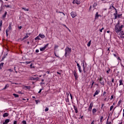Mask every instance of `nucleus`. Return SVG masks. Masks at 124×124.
I'll use <instances>...</instances> for the list:
<instances>
[{
	"label": "nucleus",
	"instance_id": "29",
	"mask_svg": "<svg viewBox=\"0 0 124 124\" xmlns=\"http://www.w3.org/2000/svg\"><path fill=\"white\" fill-rule=\"evenodd\" d=\"M7 14V12H5L4 14L3 15L2 17H3V18H5V17H6Z\"/></svg>",
	"mask_w": 124,
	"mask_h": 124
},
{
	"label": "nucleus",
	"instance_id": "42",
	"mask_svg": "<svg viewBox=\"0 0 124 124\" xmlns=\"http://www.w3.org/2000/svg\"><path fill=\"white\" fill-rule=\"evenodd\" d=\"M1 25H2V20L0 21V27H1Z\"/></svg>",
	"mask_w": 124,
	"mask_h": 124
},
{
	"label": "nucleus",
	"instance_id": "51",
	"mask_svg": "<svg viewBox=\"0 0 124 124\" xmlns=\"http://www.w3.org/2000/svg\"><path fill=\"white\" fill-rule=\"evenodd\" d=\"M39 52V50L36 49V53H38Z\"/></svg>",
	"mask_w": 124,
	"mask_h": 124
},
{
	"label": "nucleus",
	"instance_id": "5",
	"mask_svg": "<svg viewBox=\"0 0 124 124\" xmlns=\"http://www.w3.org/2000/svg\"><path fill=\"white\" fill-rule=\"evenodd\" d=\"M71 16L72 17V18H75V17L77 16L76 13H74V12H72L71 13Z\"/></svg>",
	"mask_w": 124,
	"mask_h": 124
},
{
	"label": "nucleus",
	"instance_id": "50",
	"mask_svg": "<svg viewBox=\"0 0 124 124\" xmlns=\"http://www.w3.org/2000/svg\"><path fill=\"white\" fill-rule=\"evenodd\" d=\"M114 78H112V79H111V82H112V83H114Z\"/></svg>",
	"mask_w": 124,
	"mask_h": 124
},
{
	"label": "nucleus",
	"instance_id": "22",
	"mask_svg": "<svg viewBox=\"0 0 124 124\" xmlns=\"http://www.w3.org/2000/svg\"><path fill=\"white\" fill-rule=\"evenodd\" d=\"M93 102H91V103H90L89 108H93Z\"/></svg>",
	"mask_w": 124,
	"mask_h": 124
},
{
	"label": "nucleus",
	"instance_id": "7",
	"mask_svg": "<svg viewBox=\"0 0 124 124\" xmlns=\"http://www.w3.org/2000/svg\"><path fill=\"white\" fill-rule=\"evenodd\" d=\"M77 66L79 72L81 73L82 72V70L81 69V66H80L79 63H77Z\"/></svg>",
	"mask_w": 124,
	"mask_h": 124
},
{
	"label": "nucleus",
	"instance_id": "41",
	"mask_svg": "<svg viewBox=\"0 0 124 124\" xmlns=\"http://www.w3.org/2000/svg\"><path fill=\"white\" fill-rule=\"evenodd\" d=\"M113 108H114V106H111L110 108V111H111V110L113 109Z\"/></svg>",
	"mask_w": 124,
	"mask_h": 124
},
{
	"label": "nucleus",
	"instance_id": "43",
	"mask_svg": "<svg viewBox=\"0 0 124 124\" xmlns=\"http://www.w3.org/2000/svg\"><path fill=\"white\" fill-rule=\"evenodd\" d=\"M35 102H36V104H38V102H39V100H36Z\"/></svg>",
	"mask_w": 124,
	"mask_h": 124
},
{
	"label": "nucleus",
	"instance_id": "37",
	"mask_svg": "<svg viewBox=\"0 0 124 124\" xmlns=\"http://www.w3.org/2000/svg\"><path fill=\"white\" fill-rule=\"evenodd\" d=\"M30 68H34V66H32V64L30 65Z\"/></svg>",
	"mask_w": 124,
	"mask_h": 124
},
{
	"label": "nucleus",
	"instance_id": "36",
	"mask_svg": "<svg viewBox=\"0 0 124 124\" xmlns=\"http://www.w3.org/2000/svg\"><path fill=\"white\" fill-rule=\"evenodd\" d=\"M59 47V46L58 45H55L54 46V49L56 50V49L58 48Z\"/></svg>",
	"mask_w": 124,
	"mask_h": 124
},
{
	"label": "nucleus",
	"instance_id": "21",
	"mask_svg": "<svg viewBox=\"0 0 124 124\" xmlns=\"http://www.w3.org/2000/svg\"><path fill=\"white\" fill-rule=\"evenodd\" d=\"M35 40H40V36H39V35L37 36L36 38H35Z\"/></svg>",
	"mask_w": 124,
	"mask_h": 124
},
{
	"label": "nucleus",
	"instance_id": "19",
	"mask_svg": "<svg viewBox=\"0 0 124 124\" xmlns=\"http://www.w3.org/2000/svg\"><path fill=\"white\" fill-rule=\"evenodd\" d=\"M73 3H77V4H79V2L77 0H73Z\"/></svg>",
	"mask_w": 124,
	"mask_h": 124
},
{
	"label": "nucleus",
	"instance_id": "27",
	"mask_svg": "<svg viewBox=\"0 0 124 124\" xmlns=\"http://www.w3.org/2000/svg\"><path fill=\"white\" fill-rule=\"evenodd\" d=\"M22 9L24 10V11H29V9H26V8L22 7Z\"/></svg>",
	"mask_w": 124,
	"mask_h": 124
},
{
	"label": "nucleus",
	"instance_id": "58",
	"mask_svg": "<svg viewBox=\"0 0 124 124\" xmlns=\"http://www.w3.org/2000/svg\"><path fill=\"white\" fill-rule=\"evenodd\" d=\"M46 73H47V74H49L50 72H49V71H46Z\"/></svg>",
	"mask_w": 124,
	"mask_h": 124
},
{
	"label": "nucleus",
	"instance_id": "32",
	"mask_svg": "<svg viewBox=\"0 0 124 124\" xmlns=\"http://www.w3.org/2000/svg\"><path fill=\"white\" fill-rule=\"evenodd\" d=\"M8 31H9V30H6V36H8V35H9V34H8Z\"/></svg>",
	"mask_w": 124,
	"mask_h": 124
},
{
	"label": "nucleus",
	"instance_id": "59",
	"mask_svg": "<svg viewBox=\"0 0 124 124\" xmlns=\"http://www.w3.org/2000/svg\"><path fill=\"white\" fill-rule=\"evenodd\" d=\"M113 56L116 58H117V55L115 54H113Z\"/></svg>",
	"mask_w": 124,
	"mask_h": 124
},
{
	"label": "nucleus",
	"instance_id": "46",
	"mask_svg": "<svg viewBox=\"0 0 124 124\" xmlns=\"http://www.w3.org/2000/svg\"><path fill=\"white\" fill-rule=\"evenodd\" d=\"M26 63H27V64H29V63H31V62H26Z\"/></svg>",
	"mask_w": 124,
	"mask_h": 124
},
{
	"label": "nucleus",
	"instance_id": "64",
	"mask_svg": "<svg viewBox=\"0 0 124 124\" xmlns=\"http://www.w3.org/2000/svg\"><path fill=\"white\" fill-rule=\"evenodd\" d=\"M107 124H111V122L107 123Z\"/></svg>",
	"mask_w": 124,
	"mask_h": 124
},
{
	"label": "nucleus",
	"instance_id": "35",
	"mask_svg": "<svg viewBox=\"0 0 124 124\" xmlns=\"http://www.w3.org/2000/svg\"><path fill=\"white\" fill-rule=\"evenodd\" d=\"M45 111V112H48V111H49V108H46Z\"/></svg>",
	"mask_w": 124,
	"mask_h": 124
},
{
	"label": "nucleus",
	"instance_id": "30",
	"mask_svg": "<svg viewBox=\"0 0 124 124\" xmlns=\"http://www.w3.org/2000/svg\"><path fill=\"white\" fill-rule=\"evenodd\" d=\"M92 109H93V108L89 107L88 108V112H92Z\"/></svg>",
	"mask_w": 124,
	"mask_h": 124
},
{
	"label": "nucleus",
	"instance_id": "45",
	"mask_svg": "<svg viewBox=\"0 0 124 124\" xmlns=\"http://www.w3.org/2000/svg\"><path fill=\"white\" fill-rule=\"evenodd\" d=\"M95 93H99V90H97V91L95 92Z\"/></svg>",
	"mask_w": 124,
	"mask_h": 124
},
{
	"label": "nucleus",
	"instance_id": "10",
	"mask_svg": "<svg viewBox=\"0 0 124 124\" xmlns=\"http://www.w3.org/2000/svg\"><path fill=\"white\" fill-rule=\"evenodd\" d=\"M9 122H10V119H6L3 124H7L8 123H9Z\"/></svg>",
	"mask_w": 124,
	"mask_h": 124
},
{
	"label": "nucleus",
	"instance_id": "49",
	"mask_svg": "<svg viewBox=\"0 0 124 124\" xmlns=\"http://www.w3.org/2000/svg\"><path fill=\"white\" fill-rule=\"evenodd\" d=\"M54 55H55V57H57V58H60L59 56H58V55H57V54H56V53H54Z\"/></svg>",
	"mask_w": 124,
	"mask_h": 124
},
{
	"label": "nucleus",
	"instance_id": "28",
	"mask_svg": "<svg viewBox=\"0 0 124 124\" xmlns=\"http://www.w3.org/2000/svg\"><path fill=\"white\" fill-rule=\"evenodd\" d=\"M8 87H9V84L6 85L5 87L3 88V90H5V89H7V88H8Z\"/></svg>",
	"mask_w": 124,
	"mask_h": 124
},
{
	"label": "nucleus",
	"instance_id": "31",
	"mask_svg": "<svg viewBox=\"0 0 124 124\" xmlns=\"http://www.w3.org/2000/svg\"><path fill=\"white\" fill-rule=\"evenodd\" d=\"M121 103H122V100H120L119 101L118 103V106H120V105H121Z\"/></svg>",
	"mask_w": 124,
	"mask_h": 124
},
{
	"label": "nucleus",
	"instance_id": "17",
	"mask_svg": "<svg viewBox=\"0 0 124 124\" xmlns=\"http://www.w3.org/2000/svg\"><path fill=\"white\" fill-rule=\"evenodd\" d=\"M123 85H124V83H123V80L120 79L119 80V86H122Z\"/></svg>",
	"mask_w": 124,
	"mask_h": 124
},
{
	"label": "nucleus",
	"instance_id": "62",
	"mask_svg": "<svg viewBox=\"0 0 124 124\" xmlns=\"http://www.w3.org/2000/svg\"><path fill=\"white\" fill-rule=\"evenodd\" d=\"M93 84H94V82L93 81L92 83V86H93Z\"/></svg>",
	"mask_w": 124,
	"mask_h": 124
},
{
	"label": "nucleus",
	"instance_id": "9",
	"mask_svg": "<svg viewBox=\"0 0 124 124\" xmlns=\"http://www.w3.org/2000/svg\"><path fill=\"white\" fill-rule=\"evenodd\" d=\"M74 107V109L75 111V113H78V108H77V107H76V106H73Z\"/></svg>",
	"mask_w": 124,
	"mask_h": 124
},
{
	"label": "nucleus",
	"instance_id": "26",
	"mask_svg": "<svg viewBox=\"0 0 124 124\" xmlns=\"http://www.w3.org/2000/svg\"><path fill=\"white\" fill-rule=\"evenodd\" d=\"M5 7H6V8H11V7H12V6L10 5H5Z\"/></svg>",
	"mask_w": 124,
	"mask_h": 124
},
{
	"label": "nucleus",
	"instance_id": "40",
	"mask_svg": "<svg viewBox=\"0 0 124 124\" xmlns=\"http://www.w3.org/2000/svg\"><path fill=\"white\" fill-rule=\"evenodd\" d=\"M102 120H103V117L101 116V117H100V122H101V123L102 122Z\"/></svg>",
	"mask_w": 124,
	"mask_h": 124
},
{
	"label": "nucleus",
	"instance_id": "4",
	"mask_svg": "<svg viewBox=\"0 0 124 124\" xmlns=\"http://www.w3.org/2000/svg\"><path fill=\"white\" fill-rule=\"evenodd\" d=\"M48 46H49V44H47L43 47H41L40 49V51H45V49H46V48H47Z\"/></svg>",
	"mask_w": 124,
	"mask_h": 124
},
{
	"label": "nucleus",
	"instance_id": "18",
	"mask_svg": "<svg viewBox=\"0 0 124 124\" xmlns=\"http://www.w3.org/2000/svg\"><path fill=\"white\" fill-rule=\"evenodd\" d=\"M97 110H96V108H93L92 110V113L93 114H94L95 113H96V111Z\"/></svg>",
	"mask_w": 124,
	"mask_h": 124
},
{
	"label": "nucleus",
	"instance_id": "57",
	"mask_svg": "<svg viewBox=\"0 0 124 124\" xmlns=\"http://www.w3.org/2000/svg\"><path fill=\"white\" fill-rule=\"evenodd\" d=\"M63 26H64V27H66V28H67V29H68V27H66V25H63Z\"/></svg>",
	"mask_w": 124,
	"mask_h": 124
},
{
	"label": "nucleus",
	"instance_id": "1",
	"mask_svg": "<svg viewBox=\"0 0 124 124\" xmlns=\"http://www.w3.org/2000/svg\"><path fill=\"white\" fill-rule=\"evenodd\" d=\"M123 28H124V25H120V23H117L114 28L115 32H116L120 38H124V32L122 31H123Z\"/></svg>",
	"mask_w": 124,
	"mask_h": 124
},
{
	"label": "nucleus",
	"instance_id": "20",
	"mask_svg": "<svg viewBox=\"0 0 124 124\" xmlns=\"http://www.w3.org/2000/svg\"><path fill=\"white\" fill-rule=\"evenodd\" d=\"M3 64H4L3 62L0 63V70L1 69L2 67H3Z\"/></svg>",
	"mask_w": 124,
	"mask_h": 124
},
{
	"label": "nucleus",
	"instance_id": "15",
	"mask_svg": "<svg viewBox=\"0 0 124 124\" xmlns=\"http://www.w3.org/2000/svg\"><path fill=\"white\" fill-rule=\"evenodd\" d=\"M9 114H8V113H7V112H6V113H4L3 114V118H5V117H8V115H9Z\"/></svg>",
	"mask_w": 124,
	"mask_h": 124
},
{
	"label": "nucleus",
	"instance_id": "44",
	"mask_svg": "<svg viewBox=\"0 0 124 124\" xmlns=\"http://www.w3.org/2000/svg\"><path fill=\"white\" fill-rule=\"evenodd\" d=\"M83 70L85 71V63L83 62Z\"/></svg>",
	"mask_w": 124,
	"mask_h": 124
},
{
	"label": "nucleus",
	"instance_id": "13",
	"mask_svg": "<svg viewBox=\"0 0 124 124\" xmlns=\"http://www.w3.org/2000/svg\"><path fill=\"white\" fill-rule=\"evenodd\" d=\"M116 98V95L113 94L110 97V100H112V99H115Z\"/></svg>",
	"mask_w": 124,
	"mask_h": 124
},
{
	"label": "nucleus",
	"instance_id": "56",
	"mask_svg": "<svg viewBox=\"0 0 124 124\" xmlns=\"http://www.w3.org/2000/svg\"><path fill=\"white\" fill-rule=\"evenodd\" d=\"M22 26H19L18 27V29H19V30H21V29H22Z\"/></svg>",
	"mask_w": 124,
	"mask_h": 124
},
{
	"label": "nucleus",
	"instance_id": "6",
	"mask_svg": "<svg viewBox=\"0 0 124 124\" xmlns=\"http://www.w3.org/2000/svg\"><path fill=\"white\" fill-rule=\"evenodd\" d=\"M74 75L76 80H77V79H78V75L77 74V73H76V71H74Z\"/></svg>",
	"mask_w": 124,
	"mask_h": 124
},
{
	"label": "nucleus",
	"instance_id": "3",
	"mask_svg": "<svg viewBox=\"0 0 124 124\" xmlns=\"http://www.w3.org/2000/svg\"><path fill=\"white\" fill-rule=\"evenodd\" d=\"M98 80H99V82L101 84H102V86H104V84L105 82L104 80H103V78L100 77V78L98 79Z\"/></svg>",
	"mask_w": 124,
	"mask_h": 124
},
{
	"label": "nucleus",
	"instance_id": "33",
	"mask_svg": "<svg viewBox=\"0 0 124 124\" xmlns=\"http://www.w3.org/2000/svg\"><path fill=\"white\" fill-rule=\"evenodd\" d=\"M7 71H10V72H12L13 71V70L12 69H8Z\"/></svg>",
	"mask_w": 124,
	"mask_h": 124
},
{
	"label": "nucleus",
	"instance_id": "55",
	"mask_svg": "<svg viewBox=\"0 0 124 124\" xmlns=\"http://www.w3.org/2000/svg\"><path fill=\"white\" fill-rule=\"evenodd\" d=\"M11 84H15V85H18V83H11Z\"/></svg>",
	"mask_w": 124,
	"mask_h": 124
},
{
	"label": "nucleus",
	"instance_id": "25",
	"mask_svg": "<svg viewBox=\"0 0 124 124\" xmlns=\"http://www.w3.org/2000/svg\"><path fill=\"white\" fill-rule=\"evenodd\" d=\"M108 86H109V87H112V86H113V83H112L111 82H108Z\"/></svg>",
	"mask_w": 124,
	"mask_h": 124
},
{
	"label": "nucleus",
	"instance_id": "54",
	"mask_svg": "<svg viewBox=\"0 0 124 124\" xmlns=\"http://www.w3.org/2000/svg\"><path fill=\"white\" fill-rule=\"evenodd\" d=\"M57 74H59L60 76H61V75H62V74H61L60 73L57 72Z\"/></svg>",
	"mask_w": 124,
	"mask_h": 124
},
{
	"label": "nucleus",
	"instance_id": "34",
	"mask_svg": "<svg viewBox=\"0 0 124 124\" xmlns=\"http://www.w3.org/2000/svg\"><path fill=\"white\" fill-rule=\"evenodd\" d=\"M13 95L15 96V97H18V96H19V95H18V94H16V93H14Z\"/></svg>",
	"mask_w": 124,
	"mask_h": 124
},
{
	"label": "nucleus",
	"instance_id": "53",
	"mask_svg": "<svg viewBox=\"0 0 124 124\" xmlns=\"http://www.w3.org/2000/svg\"><path fill=\"white\" fill-rule=\"evenodd\" d=\"M70 95L71 99H72V94H71V93H70Z\"/></svg>",
	"mask_w": 124,
	"mask_h": 124
},
{
	"label": "nucleus",
	"instance_id": "14",
	"mask_svg": "<svg viewBox=\"0 0 124 124\" xmlns=\"http://www.w3.org/2000/svg\"><path fill=\"white\" fill-rule=\"evenodd\" d=\"M39 36L41 37V38H45V35L43 34H40L39 35Z\"/></svg>",
	"mask_w": 124,
	"mask_h": 124
},
{
	"label": "nucleus",
	"instance_id": "52",
	"mask_svg": "<svg viewBox=\"0 0 124 124\" xmlns=\"http://www.w3.org/2000/svg\"><path fill=\"white\" fill-rule=\"evenodd\" d=\"M41 91H42V89H40V91L38 92V93H41Z\"/></svg>",
	"mask_w": 124,
	"mask_h": 124
},
{
	"label": "nucleus",
	"instance_id": "39",
	"mask_svg": "<svg viewBox=\"0 0 124 124\" xmlns=\"http://www.w3.org/2000/svg\"><path fill=\"white\" fill-rule=\"evenodd\" d=\"M22 124H27V122L26 121H23Z\"/></svg>",
	"mask_w": 124,
	"mask_h": 124
},
{
	"label": "nucleus",
	"instance_id": "24",
	"mask_svg": "<svg viewBox=\"0 0 124 124\" xmlns=\"http://www.w3.org/2000/svg\"><path fill=\"white\" fill-rule=\"evenodd\" d=\"M91 43H92V40H90V41L87 44L88 47H90V46H91Z\"/></svg>",
	"mask_w": 124,
	"mask_h": 124
},
{
	"label": "nucleus",
	"instance_id": "8",
	"mask_svg": "<svg viewBox=\"0 0 124 124\" xmlns=\"http://www.w3.org/2000/svg\"><path fill=\"white\" fill-rule=\"evenodd\" d=\"M11 30H12V23H11V24L9 25L8 31H11Z\"/></svg>",
	"mask_w": 124,
	"mask_h": 124
},
{
	"label": "nucleus",
	"instance_id": "12",
	"mask_svg": "<svg viewBox=\"0 0 124 124\" xmlns=\"http://www.w3.org/2000/svg\"><path fill=\"white\" fill-rule=\"evenodd\" d=\"M39 78H34L33 77L30 78V80H31V81H33L34 80H38Z\"/></svg>",
	"mask_w": 124,
	"mask_h": 124
},
{
	"label": "nucleus",
	"instance_id": "47",
	"mask_svg": "<svg viewBox=\"0 0 124 124\" xmlns=\"http://www.w3.org/2000/svg\"><path fill=\"white\" fill-rule=\"evenodd\" d=\"M117 60H118L119 61H122V59H121L119 57H117Z\"/></svg>",
	"mask_w": 124,
	"mask_h": 124
},
{
	"label": "nucleus",
	"instance_id": "48",
	"mask_svg": "<svg viewBox=\"0 0 124 124\" xmlns=\"http://www.w3.org/2000/svg\"><path fill=\"white\" fill-rule=\"evenodd\" d=\"M14 124H17V121H14Z\"/></svg>",
	"mask_w": 124,
	"mask_h": 124
},
{
	"label": "nucleus",
	"instance_id": "38",
	"mask_svg": "<svg viewBox=\"0 0 124 124\" xmlns=\"http://www.w3.org/2000/svg\"><path fill=\"white\" fill-rule=\"evenodd\" d=\"M103 30H104V28L103 27L101 29L99 30V31L100 32H102V31H103Z\"/></svg>",
	"mask_w": 124,
	"mask_h": 124
},
{
	"label": "nucleus",
	"instance_id": "63",
	"mask_svg": "<svg viewBox=\"0 0 124 124\" xmlns=\"http://www.w3.org/2000/svg\"><path fill=\"white\" fill-rule=\"evenodd\" d=\"M97 94H98V93H95V94H93V96H95V95H96Z\"/></svg>",
	"mask_w": 124,
	"mask_h": 124
},
{
	"label": "nucleus",
	"instance_id": "23",
	"mask_svg": "<svg viewBox=\"0 0 124 124\" xmlns=\"http://www.w3.org/2000/svg\"><path fill=\"white\" fill-rule=\"evenodd\" d=\"M28 37L29 35H28V34H26V35L22 39V40H24V39H27V38H28Z\"/></svg>",
	"mask_w": 124,
	"mask_h": 124
},
{
	"label": "nucleus",
	"instance_id": "61",
	"mask_svg": "<svg viewBox=\"0 0 124 124\" xmlns=\"http://www.w3.org/2000/svg\"><path fill=\"white\" fill-rule=\"evenodd\" d=\"M66 102H69V99H67L66 100Z\"/></svg>",
	"mask_w": 124,
	"mask_h": 124
},
{
	"label": "nucleus",
	"instance_id": "60",
	"mask_svg": "<svg viewBox=\"0 0 124 124\" xmlns=\"http://www.w3.org/2000/svg\"><path fill=\"white\" fill-rule=\"evenodd\" d=\"M94 121H93L92 122V123H91V124H94Z\"/></svg>",
	"mask_w": 124,
	"mask_h": 124
},
{
	"label": "nucleus",
	"instance_id": "16",
	"mask_svg": "<svg viewBox=\"0 0 124 124\" xmlns=\"http://www.w3.org/2000/svg\"><path fill=\"white\" fill-rule=\"evenodd\" d=\"M24 89H25V90H30L31 89V87L25 86H24Z\"/></svg>",
	"mask_w": 124,
	"mask_h": 124
},
{
	"label": "nucleus",
	"instance_id": "2",
	"mask_svg": "<svg viewBox=\"0 0 124 124\" xmlns=\"http://www.w3.org/2000/svg\"><path fill=\"white\" fill-rule=\"evenodd\" d=\"M65 52L64 56L66 58V57L71 53V48H69L68 46L66 47Z\"/></svg>",
	"mask_w": 124,
	"mask_h": 124
},
{
	"label": "nucleus",
	"instance_id": "11",
	"mask_svg": "<svg viewBox=\"0 0 124 124\" xmlns=\"http://www.w3.org/2000/svg\"><path fill=\"white\" fill-rule=\"evenodd\" d=\"M101 16L100 15H98V12H96L95 14V19H98V17Z\"/></svg>",
	"mask_w": 124,
	"mask_h": 124
}]
</instances>
